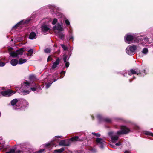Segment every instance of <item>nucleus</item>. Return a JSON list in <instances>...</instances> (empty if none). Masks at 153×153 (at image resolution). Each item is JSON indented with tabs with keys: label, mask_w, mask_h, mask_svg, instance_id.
Instances as JSON below:
<instances>
[{
	"label": "nucleus",
	"mask_w": 153,
	"mask_h": 153,
	"mask_svg": "<svg viewBox=\"0 0 153 153\" xmlns=\"http://www.w3.org/2000/svg\"><path fill=\"white\" fill-rule=\"evenodd\" d=\"M121 143L120 142H118V143H117L115 145L116 146H120V145H121Z\"/></svg>",
	"instance_id": "obj_38"
},
{
	"label": "nucleus",
	"mask_w": 153,
	"mask_h": 153,
	"mask_svg": "<svg viewBox=\"0 0 153 153\" xmlns=\"http://www.w3.org/2000/svg\"><path fill=\"white\" fill-rule=\"evenodd\" d=\"M137 46L134 45H131L127 48L126 52L128 54L132 55L134 53L135 51L137 49Z\"/></svg>",
	"instance_id": "obj_1"
},
{
	"label": "nucleus",
	"mask_w": 153,
	"mask_h": 153,
	"mask_svg": "<svg viewBox=\"0 0 153 153\" xmlns=\"http://www.w3.org/2000/svg\"><path fill=\"white\" fill-rule=\"evenodd\" d=\"M78 138V137H74L71 138V140L72 141H75L77 140Z\"/></svg>",
	"instance_id": "obj_22"
},
{
	"label": "nucleus",
	"mask_w": 153,
	"mask_h": 153,
	"mask_svg": "<svg viewBox=\"0 0 153 153\" xmlns=\"http://www.w3.org/2000/svg\"><path fill=\"white\" fill-rule=\"evenodd\" d=\"M65 66L66 67H68L69 65V63L68 62H65Z\"/></svg>",
	"instance_id": "obj_36"
},
{
	"label": "nucleus",
	"mask_w": 153,
	"mask_h": 153,
	"mask_svg": "<svg viewBox=\"0 0 153 153\" xmlns=\"http://www.w3.org/2000/svg\"><path fill=\"white\" fill-rule=\"evenodd\" d=\"M148 51V49L147 48H144L142 50V52L144 54H147Z\"/></svg>",
	"instance_id": "obj_20"
},
{
	"label": "nucleus",
	"mask_w": 153,
	"mask_h": 153,
	"mask_svg": "<svg viewBox=\"0 0 153 153\" xmlns=\"http://www.w3.org/2000/svg\"><path fill=\"white\" fill-rule=\"evenodd\" d=\"M144 75H146V71H145V70H144ZM143 75H144V74H143Z\"/></svg>",
	"instance_id": "obj_41"
},
{
	"label": "nucleus",
	"mask_w": 153,
	"mask_h": 153,
	"mask_svg": "<svg viewBox=\"0 0 153 153\" xmlns=\"http://www.w3.org/2000/svg\"><path fill=\"white\" fill-rule=\"evenodd\" d=\"M112 133H111V132L109 133V134L110 135H111V134H112Z\"/></svg>",
	"instance_id": "obj_43"
},
{
	"label": "nucleus",
	"mask_w": 153,
	"mask_h": 153,
	"mask_svg": "<svg viewBox=\"0 0 153 153\" xmlns=\"http://www.w3.org/2000/svg\"><path fill=\"white\" fill-rule=\"evenodd\" d=\"M23 23V21H20V22H19L16 25H15V26H14L13 27V28H15L16 27H17L19 25H20Z\"/></svg>",
	"instance_id": "obj_23"
},
{
	"label": "nucleus",
	"mask_w": 153,
	"mask_h": 153,
	"mask_svg": "<svg viewBox=\"0 0 153 153\" xmlns=\"http://www.w3.org/2000/svg\"><path fill=\"white\" fill-rule=\"evenodd\" d=\"M17 102L18 100L17 99H14L11 101V104L12 105L14 106Z\"/></svg>",
	"instance_id": "obj_19"
},
{
	"label": "nucleus",
	"mask_w": 153,
	"mask_h": 153,
	"mask_svg": "<svg viewBox=\"0 0 153 153\" xmlns=\"http://www.w3.org/2000/svg\"><path fill=\"white\" fill-rule=\"evenodd\" d=\"M10 56H11L13 57H17L18 55L17 54L16 51L11 52L10 53Z\"/></svg>",
	"instance_id": "obj_14"
},
{
	"label": "nucleus",
	"mask_w": 153,
	"mask_h": 153,
	"mask_svg": "<svg viewBox=\"0 0 153 153\" xmlns=\"http://www.w3.org/2000/svg\"><path fill=\"white\" fill-rule=\"evenodd\" d=\"M53 30L55 33H56L57 31L59 32L63 31L64 30V29L62 26L59 23L53 27Z\"/></svg>",
	"instance_id": "obj_4"
},
{
	"label": "nucleus",
	"mask_w": 153,
	"mask_h": 153,
	"mask_svg": "<svg viewBox=\"0 0 153 153\" xmlns=\"http://www.w3.org/2000/svg\"><path fill=\"white\" fill-rule=\"evenodd\" d=\"M29 55V54H27V55Z\"/></svg>",
	"instance_id": "obj_47"
},
{
	"label": "nucleus",
	"mask_w": 153,
	"mask_h": 153,
	"mask_svg": "<svg viewBox=\"0 0 153 153\" xmlns=\"http://www.w3.org/2000/svg\"><path fill=\"white\" fill-rule=\"evenodd\" d=\"M65 22L66 25H69L70 24L69 22V21L67 19L65 20Z\"/></svg>",
	"instance_id": "obj_32"
},
{
	"label": "nucleus",
	"mask_w": 153,
	"mask_h": 153,
	"mask_svg": "<svg viewBox=\"0 0 153 153\" xmlns=\"http://www.w3.org/2000/svg\"><path fill=\"white\" fill-rule=\"evenodd\" d=\"M26 61V59H25L20 58L18 62L19 64H22L25 62Z\"/></svg>",
	"instance_id": "obj_13"
},
{
	"label": "nucleus",
	"mask_w": 153,
	"mask_h": 153,
	"mask_svg": "<svg viewBox=\"0 0 153 153\" xmlns=\"http://www.w3.org/2000/svg\"><path fill=\"white\" fill-rule=\"evenodd\" d=\"M121 131L117 132V135L126 134L130 131V130L128 128L123 126H121Z\"/></svg>",
	"instance_id": "obj_2"
},
{
	"label": "nucleus",
	"mask_w": 153,
	"mask_h": 153,
	"mask_svg": "<svg viewBox=\"0 0 153 153\" xmlns=\"http://www.w3.org/2000/svg\"><path fill=\"white\" fill-rule=\"evenodd\" d=\"M96 142L100 148H103L105 143V141L103 139L100 138H97L96 139Z\"/></svg>",
	"instance_id": "obj_6"
},
{
	"label": "nucleus",
	"mask_w": 153,
	"mask_h": 153,
	"mask_svg": "<svg viewBox=\"0 0 153 153\" xmlns=\"http://www.w3.org/2000/svg\"><path fill=\"white\" fill-rule=\"evenodd\" d=\"M152 42L151 40H149V39L148 38H144L143 39V42L142 43L143 45L145 46H147V45H146V43L150 44Z\"/></svg>",
	"instance_id": "obj_8"
},
{
	"label": "nucleus",
	"mask_w": 153,
	"mask_h": 153,
	"mask_svg": "<svg viewBox=\"0 0 153 153\" xmlns=\"http://www.w3.org/2000/svg\"><path fill=\"white\" fill-rule=\"evenodd\" d=\"M50 58H51L50 56H49L48 57V59H47V61L48 62L50 60Z\"/></svg>",
	"instance_id": "obj_40"
},
{
	"label": "nucleus",
	"mask_w": 153,
	"mask_h": 153,
	"mask_svg": "<svg viewBox=\"0 0 153 153\" xmlns=\"http://www.w3.org/2000/svg\"><path fill=\"white\" fill-rule=\"evenodd\" d=\"M45 52L47 53H49L51 51V50L50 49L47 48L45 50Z\"/></svg>",
	"instance_id": "obj_25"
},
{
	"label": "nucleus",
	"mask_w": 153,
	"mask_h": 153,
	"mask_svg": "<svg viewBox=\"0 0 153 153\" xmlns=\"http://www.w3.org/2000/svg\"><path fill=\"white\" fill-rule=\"evenodd\" d=\"M5 65L4 63L0 62V66H3Z\"/></svg>",
	"instance_id": "obj_34"
},
{
	"label": "nucleus",
	"mask_w": 153,
	"mask_h": 153,
	"mask_svg": "<svg viewBox=\"0 0 153 153\" xmlns=\"http://www.w3.org/2000/svg\"><path fill=\"white\" fill-rule=\"evenodd\" d=\"M16 51V52H17V54L18 56L22 55L23 52V50L22 49Z\"/></svg>",
	"instance_id": "obj_18"
},
{
	"label": "nucleus",
	"mask_w": 153,
	"mask_h": 153,
	"mask_svg": "<svg viewBox=\"0 0 153 153\" xmlns=\"http://www.w3.org/2000/svg\"><path fill=\"white\" fill-rule=\"evenodd\" d=\"M125 38L126 42L128 44H130L133 39L134 37L131 35L127 34L125 36Z\"/></svg>",
	"instance_id": "obj_5"
},
{
	"label": "nucleus",
	"mask_w": 153,
	"mask_h": 153,
	"mask_svg": "<svg viewBox=\"0 0 153 153\" xmlns=\"http://www.w3.org/2000/svg\"><path fill=\"white\" fill-rule=\"evenodd\" d=\"M59 145L61 146H67L68 145L65 143V141L63 140L61 141L59 143Z\"/></svg>",
	"instance_id": "obj_16"
},
{
	"label": "nucleus",
	"mask_w": 153,
	"mask_h": 153,
	"mask_svg": "<svg viewBox=\"0 0 153 153\" xmlns=\"http://www.w3.org/2000/svg\"><path fill=\"white\" fill-rule=\"evenodd\" d=\"M64 36V35L62 34H60L59 35V37H60L61 39H62L63 38V37Z\"/></svg>",
	"instance_id": "obj_31"
},
{
	"label": "nucleus",
	"mask_w": 153,
	"mask_h": 153,
	"mask_svg": "<svg viewBox=\"0 0 153 153\" xmlns=\"http://www.w3.org/2000/svg\"><path fill=\"white\" fill-rule=\"evenodd\" d=\"M0 93L3 96H9L15 94L16 93V91L8 90L7 91L1 92Z\"/></svg>",
	"instance_id": "obj_3"
},
{
	"label": "nucleus",
	"mask_w": 153,
	"mask_h": 153,
	"mask_svg": "<svg viewBox=\"0 0 153 153\" xmlns=\"http://www.w3.org/2000/svg\"><path fill=\"white\" fill-rule=\"evenodd\" d=\"M57 22V19H54L52 21V24L53 25H55V24H56V23Z\"/></svg>",
	"instance_id": "obj_24"
},
{
	"label": "nucleus",
	"mask_w": 153,
	"mask_h": 153,
	"mask_svg": "<svg viewBox=\"0 0 153 153\" xmlns=\"http://www.w3.org/2000/svg\"><path fill=\"white\" fill-rule=\"evenodd\" d=\"M42 30L43 32H45L48 31L49 29V27L45 24H43L41 27Z\"/></svg>",
	"instance_id": "obj_7"
},
{
	"label": "nucleus",
	"mask_w": 153,
	"mask_h": 153,
	"mask_svg": "<svg viewBox=\"0 0 153 153\" xmlns=\"http://www.w3.org/2000/svg\"><path fill=\"white\" fill-rule=\"evenodd\" d=\"M57 137H61V136H57Z\"/></svg>",
	"instance_id": "obj_45"
},
{
	"label": "nucleus",
	"mask_w": 153,
	"mask_h": 153,
	"mask_svg": "<svg viewBox=\"0 0 153 153\" xmlns=\"http://www.w3.org/2000/svg\"><path fill=\"white\" fill-rule=\"evenodd\" d=\"M64 150V149L63 148H62L60 149L56 150L55 151V152H57L58 153H61Z\"/></svg>",
	"instance_id": "obj_21"
},
{
	"label": "nucleus",
	"mask_w": 153,
	"mask_h": 153,
	"mask_svg": "<svg viewBox=\"0 0 153 153\" xmlns=\"http://www.w3.org/2000/svg\"><path fill=\"white\" fill-rule=\"evenodd\" d=\"M62 48L64 50H66L67 49V47L65 46L64 45L62 44L61 45Z\"/></svg>",
	"instance_id": "obj_28"
},
{
	"label": "nucleus",
	"mask_w": 153,
	"mask_h": 153,
	"mask_svg": "<svg viewBox=\"0 0 153 153\" xmlns=\"http://www.w3.org/2000/svg\"><path fill=\"white\" fill-rule=\"evenodd\" d=\"M59 59H56V61L54 62L53 65L52 66V68L54 69L55 68L57 65L59 64Z\"/></svg>",
	"instance_id": "obj_10"
},
{
	"label": "nucleus",
	"mask_w": 153,
	"mask_h": 153,
	"mask_svg": "<svg viewBox=\"0 0 153 153\" xmlns=\"http://www.w3.org/2000/svg\"><path fill=\"white\" fill-rule=\"evenodd\" d=\"M113 147H115V146H113Z\"/></svg>",
	"instance_id": "obj_48"
},
{
	"label": "nucleus",
	"mask_w": 153,
	"mask_h": 153,
	"mask_svg": "<svg viewBox=\"0 0 153 153\" xmlns=\"http://www.w3.org/2000/svg\"><path fill=\"white\" fill-rule=\"evenodd\" d=\"M67 59V56L66 55H64V58H63V60L65 62H66V59Z\"/></svg>",
	"instance_id": "obj_27"
},
{
	"label": "nucleus",
	"mask_w": 153,
	"mask_h": 153,
	"mask_svg": "<svg viewBox=\"0 0 153 153\" xmlns=\"http://www.w3.org/2000/svg\"><path fill=\"white\" fill-rule=\"evenodd\" d=\"M111 138L113 142L115 143L118 140V137L117 136H111Z\"/></svg>",
	"instance_id": "obj_15"
},
{
	"label": "nucleus",
	"mask_w": 153,
	"mask_h": 153,
	"mask_svg": "<svg viewBox=\"0 0 153 153\" xmlns=\"http://www.w3.org/2000/svg\"><path fill=\"white\" fill-rule=\"evenodd\" d=\"M31 89L32 91H35L36 90V88H31Z\"/></svg>",
	"instance_id": "obj_39"
},
{
	"label": "nucleus",
	"mask_w": 153,
	"mask_h": 153,
	"mask_svg": "<svg viewBox=\"0 0 153 153\" xmlns=\"http://www.w3.org/2000/svg\"><path fill=\"white\" fill-rule=\"evenodd\" d=\"M44 149H42L40 150L39 151L35 152L34 153H42L44 151Z\"/></svg>",
	"instance_id": "obj_26"
},
{
	"label": "nucleus",
	"mask_w": 153,
	"mask_h": 153,
	"mask_svg": "<svg viewBox=\"0 0 153 153\" xmlns=\"http://www.w3.org/2000/svg\"><path fill=\"white\" fill-rule=\"evenodd\" d=\"M25 83L26 84H27V85H29V83L28 82H25Z\"/></svg>",
	"instance_id": "obj_42"
},
{
	"label": "nucleus",
	"mask_w": 153,
	"mask_h": 153,
	"mask_svg": "<svg viewBox=\"0 0 153 153\" xmlns=\"http://www.w3.org/2000/svg\"><path fill=\"white\" fill-rule=\"evenodd\" d=\"M125 153H129L127 152H125Z\"/></svg>",
	"instance_id": "obj_44"
},
{
	"label": "nucleus",
	"mask_w": 153,
	"mask_h": 153,
	"mask_svg": "<svg viewBox=\"0 0 153 153\" xmlns=\"http://www.w3.org/2000/svg\"><path fill=\"white\" fill-rule=\"evenodd\" d=\"M25 102H26L27 104V102H26L25 101Z\"/></svg>",
	"instance_id": "obj_46"
},
{
	"label": "nucleus",
	"mask_w": 153,
	"mask_h": 153,
	"mask_svg": "<svg viewBox=\"0 0 153 153\" xmlns=\"http://www.w3.org/2000/svg\"><path fill=\"white\" fill-rule=\"evenodd\" d=\"M29 93V91H25V90H23L22 91H21V92H20V93L23 95H25L27 94H28Z\"/></svg>",
	"instance_id": "obj_17"
},
{
	"label": "nucleus",
	"mask_w": 153,
	"mask_h": 153,
	"mask_svg": "<svg viewBox=\"0 0 153 153\" xmlns=\"http://www.w3.org/2000/svg\"><path fill=\"white\" fill-rule=\"evenodd\" d=\"M146 134L147 135H150L153 137V134H152V133H149V132H147L146 133Z\"/></svg>",
	"instance_id": "obj_37"
},
{
	"label": "nucleus",
	"mask_w": 153,
	"mask_h": 153,
	"mask_svg": "<svg viewBox=\"0 0 153 153\" xmlns=\"http://www.w3.org/2000/svg\"><path fill=\"white\" fill-rule=\"evenodd\" d=\"M51 83H52L48 84L46 85V88H49V87L50 86Z\"/></svg>",
	"instance_id": "obj_35"
},
{
	"label": "nucleus",
	"mask_w": 153,
	"mask_h": 153,
	"mask_svg": "<svg viewBox=\"0 0 153 153\" xmlns=\"http://www.w3.org/2000/svg\"><path fill=\"white\" fill-rule=\"evenodd\" d=\"M28 52L29 53V54H32L33 52V50L32 49H30L28 50Z\"/></svg>",
	"instance_id": "obj_29"
},
{
	"label": "nucleus",
	"mask_w": 153,
	"mask_h": 153,
	"mask_svg": "<svg viewBox=\"0 0 153 153\" xmlns=\"http://www.w3.org/2000/svg\"><path fill=\"white\" fill-rule=\"evenodd\" d=\"M139 73H140L132 69L131 70L128 71V74L129 75H131L133 74H137L138 75Z\"/></svg>",
	"instance_id": "obj_9"
},
{
	"label": "nucleus",
	"mask_w": 153,
	"mask_h": 153,
	"mask_svg": "<svg viewBox=\"0 0 153 153\" xmlns=\"http://www.w3.org/2000/svg\"><path fill=\"white\" fill-rule=\"evenodd\" d=\"M15 150L13 149H11L9 152H7L6 153H14Z\"/></svg>",
	"instance_id": "obj_30"
},
{
	"label": "nucleus",
	"mask_w": 153,
	"mask_h": 153,
	"mask_svg": "<svg viewBox=\"0 0 153 153\" xmlns=\"http://www.w3.org/2000/svg\"><path fill=\"white\" fill-rule=\"evenodd\" d=\"M92 134L97 137H100V134L98 133H93Z\"/></svg>",
	"instance_id": "obj_33"
},
{
	"label": "nucleus",
	"mask_w": 153,
	"mask_h": 153,
	"mask_svg": "<svg viewBox=\"0 0 153 153\" xmlns=\"http://www.w3.org/2000/svg\"><path fill=\"white\" fill-rule=\"evenodd\" d=\"M18 62V60L16 59H12L10 62L11 64L13 66H15L16 65Z\"/></svg>",
	"instance_id": "obj_12"
},
{
	"label": "nucleus",
	"mask_w": 153,
	"mask_h": 153,
	"mask_svg": "<svg viewBox=\"0 0 153 153\" xmlns=\"http://www.w3.org/2000/svg\"><path fill=\"white\" fill-rule=\"evenodd\" d=\"M36 38V33L34 32H32L30 35L29 38L31 39H35Z\"/></svg>",
	"instance_id": "obj_11"
}]
</instances>
